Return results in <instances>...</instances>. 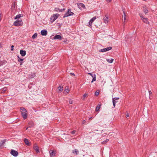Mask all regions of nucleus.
<instances>
[{
	"mask_svg": "<svg viewBox=\"0 0 157 157\" xmlns=\"http://www.w3.org/2000/svg\"><path fill=\"white\" fill-rule=\"evenodd\" d=\"M21 115L24 120L26 119L27 117V111L26 109L24 108H21Z\"/></svg>",
	"mask_w": 157,
	"mask_h": 157,
	"instance_id": "f257e3e1",
	"label": "nucleus"
},
{
	"mask_svg": "<svg viewBox=\"0 0 157 157\" xmlns=\"http://www.w3.org/2000/svg\"><path fill=\"white\" fill-rule=\"evenodd\" d=\"M23 22L22 20H17L13 23V25L16 26H21L22 25Z\"/></svg>",
	"mask_w": 157,
	"mask_h": 157,
	"instance_id": "f03ea898",
	"label": "nucleus"
},
{
	"mask_svg": "<svg viewBox=\"0 0 157 157\" xmlns=\"http://www.w3.org/2000/svg\"><path fill=\"white\" fill-rule=\"evenodd\" d=\"M73 14V13L71 11V9H69L68 10L67 12L64 14L63 16V18L71 16Z\"/></svg>",
	"mask_w": 157,
	"mask_h": 157,
	"instance_id": "7ed1b4c3",
	"label": "nucleus"
},
{
	"mask_svg": "<svg viewBox=\"0 0 157 157\" xmlns=\"http://www.w3.org/2000/svg\"><path fill=\"white\" fill-rule=\"evenodd\" d=\"M59 14L58 13L54 14L53 16L51 17V21L52 22H54L58 17Z\"/></svg>",
	"mask_w": 157,
	"mask_h": 157,
	"instance_id": "20e7f679",
	"label": "nucleus"
},
{
	"mask_svg": "<svg viewBox=\"0 0 157 157\" xmlns=\"http://www.w3.org/2000/svg\"><path fill=\"white\" fill-rule=\"evenodd\" d=\"M112 49V47H109L106 48L100 49L99 52H104L109 51Z\"/></svg>",
	"mask_w": 157,
	"mask_h": 157,
	"instance_id": "39448f33",
	"label": "nucleus"
},
{
	"mask_svg": "<svg viewBox=\"0 0 157 157\" xmlns=\"http://www.w3.org/2000/svg\"><path fill=\"white\" fill-rule=\"evenodd\" d=\"M10 154L13 156L16 157L18 155V152L17 151L12 149L11 150Z\"/></svg>",
	"mask_w": 157,
	"mask_h": 157,
	"instance_id": "423d86ee",
	"label": "nucleus"
},
{
	"mask_svg": "<svg viewBox=\"0 0 157 157\" xmlns=\"http://www.w3.org/2000/svg\"><path fill=\"white\" fill-rule=\"evenodd\" d=\"M33 148L34 150H35V151H36V152L37 153L40 152V151L39 147L36 144H35L34 145Z\"/></svg>",
	"mask_w": 157,
	"mask_h": 157,
	"instance_id": "0eeeda50",
	"label": "nucleus"
},
{
	"mask_svg": "<svg viewBox=\"0 0 157 157\" xmlns=\"http://www.w3.org/2000/svg\"><path fill=\"white\" fill-rule=\"evenodd\" d=\"M50 157H53L56 155V151L51 150L49 151Z\"/></svg>",
	"mask_w": 157,
	"mask_h": 157,
	"instance_id": "6e6552de",
	"label": "nucleus"
},
{
	"mask_svg": "<svg viewBox=\"0 0 157 157\" xmlns=\"http://www.w3.org/2000/svg\"><path fill=\"white\" fill-rule=\"evenodd\" d=\"M119 99V98H113V105L114 107L115 106L116 103L117 102L116 100Z\"/></svg>",
	"mask_w": 157,
	"mask_h": 157,
	"instance_id": "1a4fd4ad",
	"label": "nucleus"
},
{
	"mask_svg": "<svg viewBox=\"0 0 157 157\" xmlns=\"http://www.w3.org/2000/svg\"><path fill=\"white\" fill-rule=\"evenodd\" d=\"M77 5L78 7L80 9H81L85 7V6L84 5L81 3H78Z\"/></svg>",
	"mask_w": 157,
	"mask_h": 157,
	"instance_id": "9d476101",
	"label": "nucleus"
},
{
	"mask_svg": "<svg viewBox=\"0 0 157 157\" xmlns=\"http://www.w3.org/2000/svg\"><path fill=\"white\" fill-rule=\"evenodd\" d=\"M41 34L43 36H46L47 34V32L46 30L43 29L41 31Z\"/></svg>",
	"mask_w": 157,
	"mask_h": 157,
	"instance_id": "9b49d317",
	"label": "nucleus"
},
{
	"mask_svg": "<svg viewBox=\"0 0 157 157\" xmlns=\"http://www.w3.org/2000/svg\"><path fill=\"white\" fill-rule=\"evenodd\" d=\"M17 61L19 62H20V65H22L23 62V60H24L23 59H21L19 56H17Z\"/></svg>",
	"mask_w": 157,
	"mask_h": 157,
	"instance_id": "f8f14e48",
	"label": "nucleus"
},
{
	"mask_svg": "<svg viewBox=\"0 0 157 157\" xmlns=\"http://www.w3.org/2000/svg\"><path fill=\"white\" fill-rule=\"evenodd\" d=\"M20 54L22 56H25L26 54V51L23 50H21L20 51Z\"/></svg>",
	"mask_w": 157,
	"mask_h": 157,
	"instance_id": "ddd939ff",
	"label": "nucleus"
},
{
	"mask_svg": "<svg viewBox=\"0 0 157 157\" xmlns=\"http://www.w3.org/2000/svg\"><path fill=\"white\" fill-rule=\"evenodd\" d=\"M103 20L104 21V22L105 23H107L109 20H108V16L107 15H105V16L104 17H103Z\"/></svg>",
	"mask_w": 157,
	"mask_h": 157,
	"instance_id": "4468645a",
	"label": "nucleus"
},
{
	"mask_svg": "<svg viewBox=\"0 0 157 157\" xmlns=\"http://www.w3.org/2000/svg\"><path fill=\"white\" fill-rule=\"evenodd\" d=\"M54 39H58L59 40H61L62 39V36L60 35H56L54 37Z\"/></svg>",
	"mask_w": 157,
	"mask_h": 157,
	"instance_id": "2eb2a0df",
	"label": "nucleus"
},
{
	"mask_svg": "<svg viewBox=\"0 0 157 157\" xmlns=\"http://www.w3.org/2000/svg\"><path fill=\"white\" fill-rule=\"evenodd\" d=\"M72 153L75 155H78L79 154V151L78 149H75L72 151Z\"/></svg>",
	"mask_w": 157,
	"mask_h": 157,
	"instance_id": "dca6fc26",
	"label": "nucleus"
},
{
	"mask_svg": "<svg viewBox=\"0 0 157 157\" xmlns=\"http://www.w3.org/2000/svg\"><path fill=\"white\" fill-rule=\"evenodd\" d=\"M29 127L30 128L33 127L34 126V122L32 121H30L29 123Z\"/></svg>",
	"mask_w": 157,
	"mask_h": 157,
	"instance_id": "f3484780",
	"label": "nucleus"
},
{
	"mask_svg": "<svg viewBox=\"0 0 157 157\" xmlns=\"http://www.w3.org/2000/svg\"><path fill=\"white\" fill-rule=\"evenodd\" d=\"M143 21L145 23L149 24V22L148 21V19L147 18H145L144 19H143Z\"/></svg>",
	"mask_w": 157,
	"mask_h": 157,
	"instance_id": "a211bd4d",
	"label": "nucleus"
},
{
	"mask_svg": "<svg viewBox=\"0 0 157 157\" xmlns=\"http://www.w3.org/2000/svg\"><path fill=\"white\" fill-rule=\"evenodd\" d=\"M24 142L25 143V144L27 146H29L30 145V143H29V140L26 138L25 139H24Z\"/></svg>",
	"mask_w": 157,
	"mask_h": 157,
	"instance_id": "6ab92c4d",
	"label": "nucleus"
},
{
	"mask_svg": "<svg viewBox=\"0 0 157 157\" xmlns=\"http://www.w3.org/2000/svg\"><path fill=\"white\" fill-rule=\"evenodd\" d=\"M5 140H4L1 141L0 142V148L2 147L3 144L5 143Z\"/></svg>",
	"mask_w": 157,
	"mask_h": 157,
	"instance_id": "aec40b11",
	"label": "nucleus"
},
{
	"mask_svg": "<svg viewBox=\"0 0 157 157\" xmlns=\"http://www.w3.org/2000/svg\"><path fill=\"white\" fill-rule=\"evenodd\" d=\"M22 16V14H19L17 15L14 18L15 19H18Z\"/></svg>",
	"mask_w": 157,
	"mask_h": 157,
	"instance_id": "412c9836",
	"label": "nucleus"
},
{
	"mask_svg": "<svg viewBox=\"0 0 157 157\" xmlns=\"http://www.w3.org/2000/svg\"><path fill=\"white\" fill-rule=\"evenodd\" d=\"M143 11L145 14L147 13L148 12V10L146 7H144Z\"/></svg>",
	"mask_w": 157,
	"mask_h": 157,
	"instance_id": "4be33fe9",
	"label": "nucleus"
},
{
	"mask_svg": "<svg viewBox=\"0 0 157 157\" xmlns=\"http://www.w3.org/2000/svg\"><path fill=\"white\" fill-rule=\"evenodd\" d=\"M58 90L57 91L59 93L63 90V87L61 86H59L58 87Z\"/></svg>",
	"mask_w": 157,
	"mask_h": 157,
	"instance_id": "5701e85b",
	"label": "nucleus"
},
{
	"mask_svg": "<svg viewBox=\"0 0 157 157\" xmlns=\"http://www.w3.org/2000/svg\"><path fill=\"white\" fill-rule=\"evenodd\" d=\"M35 74L34 73H32L29 75V78H34L35 76Z\"/></svg>",
	"mask_w": 157,
	"mask_h": 157,
	"instance_id": "b1692460",
	"label": "nucleus"
},
{
	"mask_svg": "<svg viewBox=\"0 0 157 157\" xmlns=\"http://www.w3.org/2000/svg\"><path fill=\"white\" fill-rule=\"evenodd\" d=\"M114 59H106V61L109 63H112Z\"/></svg>",
	"mask_w": 157,
	"mask_h": 157,
	"instance_id": "393cba45",
	"label": "nucleus"
},
{
	"mask_svg": "<svg viewBox=\"0 0 157 157\" xmlns=\"http://www.w3.org/2000/svg\"><path fill=\"white\" fill-rule=\"evenodd\" d=\"M101 107V105H98L96 107L95 109V111H99V110Z\"/></svg>",
	"mask_w": 157,
	"mask_h": 157,
	"instance_id": "a878e982",
	"label": "nucleus"
},
{
	"mask_svg": "<svg viewBox=\"0 0 157 157\" xmlns=\"http://www.w3.org/2000/svg\"><path fill=\"white\" fill-rule=\"evenodd\" d=\"M123 12L124 13V23L125 22V20L126 19V15L125 13V12L124 11H123Z\"/></svg>",
	"mask_w": 157,
	"mask_h": 157,
	"instance_id": "bb28decb",
	"label": "nucleus"
},
{
	"mask_svg": "<svg viewBox=\"0 0 157 157\" xmlns=\"http://www.w3.org/2000/svg\"><path fill=\"white\" fill-rule=\"evenodd\" d=\"M93 79L92 80V81L91 82L92 83L93 82L95 81H96V75L95 74H94V75H93V76L92 77Z\"/></svg>",
	"mask_w": 157,
	"mask_h": 157,
	"instance_id": "cd10ccee",
	"label": "nucleus"
},
{
	"mask_svg": "<svg viewBox=\"0 0 157 157\" xmlns=\"http://www.w3.org/2000/svg\"><path fill=\"white\" fill-rule=\"evenodd\" d=\"M37 34L36 33H34L32 36V38L33 39H35L37 36Z\"/></svg>",
	"mask_w": 157,
	"mask_h": 157,
	"instance_id": "c85d7f7f",
	"label": "nucleus"
},
{
	"mask_svg": "<svg viewBox=\"0 0 157 157\" xmlns=\"http://www.w3.org/2000/svg\"><path fill=\"white\" fill-rule=\"evenodd\" d=\"M96 17H94L91 18L90 21L93 22V21L96 19Z\"/></svg>",
	"mask_w": 157,
	"mask_h": 157,
	"instance_id": "c756f323",
	"label": "nucleus"
},
{
	"mask_svg": "<svg viewBox=\"0 0 157 157\" xmlns=\"http://www.w3.org/2000/svg\"><path fill=\"white\" fill-rule=\"evenodd\" d=\"M7 88L6 87H5L2 90V93H4L6 92V91L7 90Z\"/></svg>",
	"mask_w": 157,
	"mask_h": 157,
	"instance_id": "7c9ffc66",
	"label": "nucleus"
},
{
	"mask_svg": "<svg viewBox=\"0 0 157 157\" xmlns=\"http://www.w3.org/2000/svg\"><path fill=\"white\" fill-rule=\"evenodd\" d=\"M88 94H85L83 96V100H84L86 97H87Z\"/></svg>",
	"mask_w": 157,
	"mask_h": 157,
	"instance_id": "2f4dec72",
	"label": "nucleus"
},
{
	"mask_svg": "<svg viewBox=\"0 0 157 157\" xmlns=\"http://www.w3.org/2000/svg\"><path fill=\"white\" fill-rule=\"evenodd\" d=\"M109 140V139H106V140H105V141H103L101 143L102 144H105L106 142H108Z\"/></svg>",
	"mask_w": 157,
	"mask_h": 157,
	"instance_id": "473e14b6",
	"label": "nucleus"
},
{
	"mask_svg": "<svg viewBox=\"0 0 157 157\" xmlns=\"http://www.w3.org/2000/svg\"><path fill=\"white\" fill-rule=\"evenodd\" d=\"M69 103L71 104H72L73 103V100L70 99L69 101Z\"/></svg>",
	"mask_w": 157,
	"mask_h": 157,
	"instance_id": "72a5a7b5",
	"label": "nucleus"
},
{
	"mask_svg": "<svg viewBox=\"0 0 157 157\" xmlns=\"http://www.w3.org/2000/svg\"><path fill=\"white\" fill-rule=\"evenodd\" d=\"M92 23H93L92 22L90 21L89 22V25H90L89 26V27H91V26Z\"/></svg>",
	"mask_w": 157,
	"mask_h": 157,
	"instance_id": "f704fd0d",
	"label": "nucleus"
},
{
	"mask_svg": "<svg viewBox=\"0 0 157 157\" xmlns=\"http://www.w3.org/2000/svg\"><path fill=\"white\" fill-rule=\"evenodd\" d=\"M99 94V92L96 91L95 93V95L96 96H97Z\"/></svg>",
	"mask_w": 157,
	"mask_h": 157,
	"instance_id": "c9c22d12",
	"label": "nucleus"
},
{
	"mask_svg": "<svg viewBox=\"0 0 157 157\" xmlns=\"http://www.w3.org/2000/svg\"><path fill=\"white\" fill-rule=\"evenodd\" d=\"M140 17H141V19L143 20V19H144L145 18H144L143 16L142 15V14H140Z\"/></svg>",
	"mask_w": 157,
	"mask_h": 157,
	"instance_id": "e433bc0d",
	"label": "nucleus"
},
{
	"mask_svg": "<svg viewBox=\"0 0 157 157\" xmlns=\"http://www.w3.org/2000/svg\"><path fill=\"white\" fill-rule=\"evenodd\" d=\"M76 131L75 130H74L71 132V133L72 134H75Z\"/></svg>",
	"mask_w": 157,
	"mask_h": 157,
	"instance_id": "4c0bfd02",
	"label": "nucleus"
},
{
	"mask_svg": "<svg viewBox=\"0 0 157 157\" xmlns=\"http://www.w3.org/2000/svg\"><path fill=\"white\" fill-rule=\"evenodd\" d=\"M14 47V46L13 45H12L11 46V51H13V48Z\"/></svg>",
	"mask_w": 157,
	"mask_h": 157,
	"instance_id": "58836bf2",
	"label": "nucleus"
},
{
	"mask_svg": "<svg viewBox=\"0 0 157 157\" xmlns=\"http://www.w3.org/2000/svg\"><path fill=\"white\" fill-rule=\"evenodd\" d=\"M59 8H55V10L56 11L58 12V11H59Z\"/></svg>",
	"mask_w": 157,
	"mask_h": 157,
	"instance_id": "ea45409f",
	"label": "nucleus"
},
{
	"mask_svg": "<svg viewBox=\"0 0 157 157\" xmlns=\"http://www.w3.org/2000/svg\"><path fill=\"white\" fill-rule=\"evenodd\" d=\"M65 91L67 93H68L69 92V90L68 89H66Z\"/></svg>",
	"mask_w": 157,
	"mask_h": 157,
	"instance_id": "a19ab883",
	"label": "nucleus"
},
{
	"mask_svg": "<svg viewBox=\"0 0 157 157\" xmlns=\"http://www.w3.org/2000/svg\"><path fill=\"white\" fill-rule=\"evenodd\" d=\"M88 74L90 75H91L92 77L93 76V75H94V74H93L91 73H88Z\"/></svg>",
	"mask_w": 157,
	"mask_h": 157,
	"instance_id": "79ce46f5",
	"label": "nucleus"
},
{
	"mask_svg": "<svg viewBox=\"0 0 157 157\" xmlns=\"http://www.w3.org/2000/svg\"><path fill=\"white\" fill-rule=\"evenodd\" d=\"M65 10L64 9H59V12H62Z\"/></svg>",
	"mask_w": 157,
	"mask_h": 157,
	"instance_id": "37998d69",
	"label": "nucleus"
},
{
	"mask_svg": "<svg viewBox=\"0 0 157 157\" xmlns=\"http://www.w3.org/2000/svg\"><path fill=\"white\" fill-rule=\"evenodd\" d=\"M129 114L128 113H127L126 115V117L127 118L128 117H129Z\"/></svg>",
	"mask_w": 157,
	"mask_h": 157,
	"instance_id": "c03bdc74",
	"label": "nucleus"
},
{
	"mask_svg": "<svg viewBox=\"0 0 157 157\" xmlns=\"http://www.w3.org/2000/svg\"><path fill=\"white\" fill-rule=\"evenodd\" d=\"M149 93L150 95L152 94V92L150 90L149 91Z\"/></svg>",
	"mask_w": 157,
	"mask_h": 157,
	"instance_id": "a18cd8bd",
	"label": "nucleus"
},
{
	"mask_svg": "<svg viewBox=\"0 0 157 157\" xmlns=\"http://www.w3.org/2000/svg\"><path fill=\"white\" fill-rule=\"evenodd\" d=\"M112 0H106L107 2H111Z\"/></svg>",
	"mask_w": 157,
	"mask_h": 157,
	"instance_id": "49530a36",
	"label": "nucleus"
},
{
	"mask_svg": "<svg viewBox=\"0 0 157 157\" xmlns=\"http://www.w3.org/2000/svg\"><path fill=\"white\" fill-rule=\"evenodd\" d=\"M86 121L85 120H83L82 122V123L83 124H84L86 123Z\"/></svg>",
	"mask_w": 157,
	"mask_h": 157,
	"instance_id": "de8ad7c7",
	"label": "nucleus"
},
{
	"mask_svg": "<svg viewBox=\"0 0 157 157\" xmlns=\"http://www.w3.org/2000/svg\"><path fill=\"white\" fill-rule=\"evenodd\" d=\"M70 74L73 75H75V74L73 73H71Z\"/></svg>",
	"mask_w": 157,
	"mask_h": 157,
	"instance_id": "09e8293b",
	"label": "nucleus"
},
{
	"mask_svg": "<svg viewBox=\"0 0 157 157\" xmlns=\"http://www.w3.org/2000/svg\"><path fill=\"white\" fill-rule=\"evenodd\" d=\"M1 14H0V21H1Z\"/></svg>",
	"mask_w": 157,
	"mask_h": 157,
	"instance_id": "8fccbe9b",
	"label": "nucleus"
},
{
	"mask_svg": "<svg viewBox=\"0 0 157 157\" xmlns=\"http://www.w3.org/2000/svg\"><path fill=\"white\" fill-rule=\"evenodd\" d=\"M92 118V117H90L89 118V119H90Z\"/></svg>",
	"mask_w": 157,
	"mask_h": 157,
	"instance_id": "3c124183",
	"label": "nucleus"
},
{
	"mask_svg": "<svg viewBox=\"0 0 157 157\" xmlns=\"http://www.w3.org/2000/svg\"><path fill=\"white\" fill-rule=\"evenodd\" d=\"M28 128H29V127H27V128H26V130H27V129H28Z\"/></svg>",
	"mask_w": 157,
	"mask_h": 157,
	"instance_id": "603ef678",
	"label": "nucleus"
},
{
	"mask_svg": "<svg viewBox=\"0 0 157 157\" xmlns=\"http://www.w3.org/2000/svg\"><path fill=\"white\" fill-rule=\"evenodd\" d=\"M144 0V1H147V0Z\"/></svg>",
	"mask_w": 157,
	"mask_h": 157,
	"instance_id": "864d4df0",
	"label": "nucleus"
}]
</instances>
